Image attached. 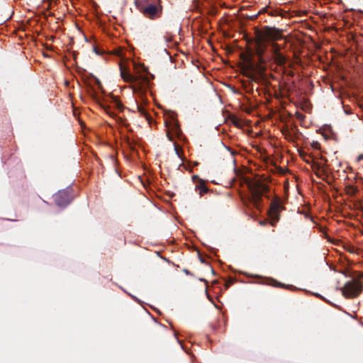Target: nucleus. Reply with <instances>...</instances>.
<instances>
[{
  "label": "nucleus",
  "instance_id": "11",
  "mask_svg": "<svg viewBox=\"0 0 363 363\" xmlns=\"http://www.w3.org/2000/svg\"><path fill=\"white\" fill-rule=\"evenodd\" d=\"M357 191V188L353 185H348L345 187V192L350 196H354Z\"/></svg>",
  "mask_w": 363,
  "mask_h": 363
},
{
  "label": "nucleus",
  "instance_id": "26",
  "mask_svg": "<svg viewBox=\"0 0 363 363\" xmlns=\"http://www.w3.org/2000/svg\"><path fill=\"white\" fill-rule=\"evenodd\" d=\"M201 281H205V282H207L206 279H201Z\"/></svg>",
  "mask_w": 363,
  "mask_h": 363
},
{
  "label": "nucleus",
  "instance_id": "24",
  "mask_svg": "<svg viewBox=\"0 0 363 363\" xmlns=\"http://www.w3.org/2000/svg\"><path fill=\"white\" fill-rule=\"evenodd\" d=\"M289 74H290L291 76H293V75H294L293 72H289Z\"/></svg>",
  "mask_w": 363,
  "mask_h": 363
},
{
  "label": "nucleus",
  "instance_id": "18",
  "mask_svg": "<svg viewBox=\"0 0 363 363\" xmlns=\"http://www.w3.org/2000/svg\"><path fill=\"white\" fill-rule=\"evenodd\" d=\"M116 105H117L118 108H119V109H122L123 108L122 104L120 101H117Z\"/></svg>",
  "mask_w": 363,
  "mask_h": 363
},
{
  "label": "nucleus",
  "instance_id": "1",
  "mask_svg": "<svg viewBox=\"0 0 363 363\" xmlns=\"http://www.w3.org/2000/svg\"><path fill=\"white\" fill-rule=\"evenodd\" d=\"M266 43L258 36L253 48L241 53L240 57L245 63L244 75L251 82H258L259 77H262L266 71V64L272 60L271 55L267 54Z\"/></svg>",
  "mask_w": 363,
  "mask_h": 363
},
{
  "label": "nucleus",
  "instance_id": "20",
  "mask_svg": "<svg viewBox=\"0 0 363 363\" xmlns=\"http://www.w3.org/2000/svg\"><path fill=\"white\" fill-rule=\"evenodd\" d=\"M183 272L187 275H192V274L188 269H184Z\"/></svg>",
  "mask_w": 363,
  "mask_h": 363
},
{
  "label": "nucleus",
  "instance_id": "22",
  "mask_svg": "<svg viewBox=\"0 0 363 363\" xmlns=\"http://www.w3.org/2000/svg\"><path fill=\"white\" fill-rule=\"evenodd\" d=\"M200 261L202 262V263H205V259L202 257H200Z\"/></svg>",
  "mask_w": 363,
  "mask_h": 363
},
{
  "label": "nucleus",
  "instance_id": "19",
  "mask_svg": "<svg viewBox=\"0 0 363 363\" xmlns=\"http://www.w3.org/2000/svg\"><path fill=\"white\" fill-rule=\"evenodd\" d=\"M357 161L358 162H360L362 160H363V154H360L358 157H357Z\"/></svg>",
  "mask_w": 363,
  "mask_h": 363
},
{
  "label": "nucleus",
  "instance_id": "17",
  "mask_svg": "<svg viewBox=\"0 0 363 363\" xmlns=\"http://www.w3.org/2000/svg\"><path fill=\"white\" fill-rule=\"evenodd\" d=\"M192 179L194 182H196V184L201 180L198 175H194Z\"/></svg>",
  "mask_w": 363,
  "mask_h": 363
},
{
  "label": "nucleus",
  "instance_id": "3",
  "mask_svg": "<svg viewBox=\"0 0 363 363\" xmlns=\"http://www.w3.org/2000/svg\"><path fill=\"white\" fill-rule=\"evenodd\" d=\"M250 192V201L256 207L262 203V196L269 191V186L260 181L250 182L247 184Z\"/></svg>",
  "mask_w": 363,
  "mask_h": 363
},
{
  "label": "nucleus",
  "instance_id": "14",
  "mask_svg": "<svg viewBox=\"0 0 363 363\" xmlns=\"http://www.w3.org/2000/svg\"><path fill=\"white\" fill-rule=\"evenodd\" d=\"M347 252L350 253H355L356 252V248L354 246L348 245L347 247H345Z\"/></svg>",
  "mask_w": 363,
  "mask_h": 363
},
{
  "label": "nucleus",
  "instance_id": "4",
  "mask_svg": "<svg viewBox=\"0 0 363 363\" xmlns=\"http://www.w3.org/2000/svg\"><path fill=\"white\" fill-rule=\"evenodd\" d=\"M162 0H153L152 3L147 4L145 6L141 8L143 14L151 19H157L161 17L162 13Z\"/></svg>",
  "mask_w": 363,
  "mask_h": 363
},
{
  "label": "nucleus",
  "instance_id": "7",
  "mask_svg": "<svg viewBox=\"0 0 363 363\" xmlns=\"http://www.w3.org/2000/svg\"><path fill=\"white\" fill-rule=\"evenodd\" d=\"M259 37L264 41H275L281 40L284 38L282 30L275 27L265 26L262 35Z\"/></svg>",
  "mask_w": 363,
  "mask_h": 363
},
{
  "label": "nucleus",
  "instance_id": "10",
  "mask_svg": "<svg viewBox=\"0 0 363 363\" xmlns=\"http://www.w3.org/2000/svg\"><path fill=\"white\" fill-rule=\"evenodd\" d=\"M275 62L279 65H283L286 63V59L282 53L274 55Z\"/></svg>",
  "mask_w": 363,
  "mask_h": 363
},
{
  "label": "nucleus",
  "instance_id": "12",
  "mask_svg": "<svg viewBox=\"0 0 363 363\" xmlns=\"http://www.w3.org/2000/svg\"><path fill=\"white\" fill-rule=\"evenodd\" d=\"M270 45H271V47L272 48V53H273L274 55H276L281 53V46L279 44H277V43L273 42V43H272L270 44Z\"/></svg>",
  "mask_w": 363,
  "mask_h": 363
},
{
  "label": "nucleus",
  "instance_id": "21",
  "mask_svg": "<svg viewBox=\"0 0 363 363\" xmlns=\"http://www.w3.org/2000/svg\"><path fill=\"white\" fill-rule=\"evenodd\" d=\"M94 51H95V52H96V54H98V55H101V53L99 52V50L96 48H94Z\"/></svg>",
  "mask_w": 363,
  "mask_h": 363
},
{
  "label": "nucleus",
  "instance_id": "5",
  "mask_svg": "<svg viewBox=\"0 0 363 363\" xmlns=\"http://www.w3.org/2000/svg\"><path fill=\"white\" fill-rule=\"evenodd\" d=\"M363 291V284L359 280L347 281L342 289V295L347 298H354Z\"/></svg>",
  "mask_w": 363,
  "mask_h": 363
},
{
  "label": "nucleus",
  "instance_id": "6",
  "mask_svg": "<svg viewBox=\"0 0 363 363\" xmlns=\"http://www.w3.org/2000/svg\"><path fill=\"white\" fill-rule=\"evenodd\" d=\"M285 208L280 198L276 196L272 199L268 211V216L271 219V225H274L279 220L280 213Z\"/></svg>",
  "mask_w": 363,
  "mask_h": 363
},
{
  "label": "nucleus",
  "instance_id": "2",
  "mask_svg": "<svg viewBox=\"0 0 363 363\" xmlns=\"http://www.w3.org/2000/svg\"><path fill=\"white\" fill-rule=\"evenodd\" d=\"M121 77L126 82L133 84V91L144 94L148 86L149 79L146 76L133 75L122 65H120Z\"/></svg>",
  "mask_w": 363,
  "mask_h": 363
},
{
  "label": "nucleus",
  "instance_id": "25",
  "mask_svg": "<svg viewBox=\"0 0 363 363\" xmlns=\"http://www.w3.org/2000/svg\"><path fill=\"white\" fill-rule=\"evenodd\" d=\"M314 164H315L318 168H319V164H318L315 163Z\"/></svg>",
  "mask_w": 363,
  "mask_h": 363
},
{
  "label": "nucleus",
  "instance_id": "8",
  "mask_svg": "<svg viewBox=\"0 0 363 363\" xmlns=\"http://www.w3.org/2000/svg\"><path fill=\"white\" fill-rule=\"evenodd\" d=\"M53 197L55 203L60 207L66 206L72 201V196L67 190L59 191Z\"/></svg>",
  "mask_w": 363,
  "mask_h": 363
},
{
  "label": "nucleus",
  "instance_id": "9",
  "mask_svg": "<svg viewBox=\"0 0 363 363\" xmlns=\"http://www.w3.org/2000/svg\"><path fill=\"white\" fill-rule=\"evenodd\" d=\"M196 188L199 190V194L201 196L203 195V194L207 193L208 191V189L207 188L203 180H200V182L196 184Z\"/></svg>",
  "mask_w": 363,
  "mask_h": 363
},
{
  "label": "nucleus",
  "instance_id": "23",
  "mask_svg": "<svg viewBox=\"0 0 363 363\" xmlns=\"http://www.w3.org/2000/svg\"><path fill=\"white\" fill-rule=\"evenodd\" d=\"M175 150H176V151H177V154H179V152H178V148H177V146L175 147Z\"/></svg>",
  "mask_w": 363,
  "mask_h": 363
},
{
  "label": "nucleus",
  "instance_id": "16",
  "mask_svg": "<svg viewBox=\"0 0 363 363\" xmlns=\"http://www.w3.org/2000/svg\"><path fill=\"white\" fill-rule=\"evenodd\" d=\"M233 284V280L230 279V280L227 281L225 284V288H228L230 285Z\"/></svg>",
  "mask_w": 363,
  "mask_h": 363
},
{
  "label": "nucleus",
  "instance_id": "15",
  "mask_svg": "<svg viewBox=\"0 0 363 363\" xmlns=\"http://www.w3.org/2000/svg\"><path fill=\"white\" fill-rule=\"evenodd\" d=\"M137 109L142 115L146 116V111L143 107L137 105Z\"/></svg>",
  "mask_w": 363,
  "mask_h": 363
},
{
  "label": "nucleus",
  "instance_id": "13",
  "mask_svg": "<svg viewBox=\"0 0 363 363\" xmlns=\"http://www.w3.org/2000/svg\"><path fill=\"white\" fill-rule=\"evenodd\" d=\"M283 134L285 135V138L288 140H293V136L290 133L289 130L283 131Z\"/></svg>",
  "mask_w": 363,
  "mask_h": 363
}]
</instances>
